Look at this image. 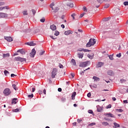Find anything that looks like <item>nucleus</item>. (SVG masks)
<instances>
[{"instance_id": "nucleus-33", "label": "nucleus", "mask_w": 128, "mask_h": 128, "mask_svg": "<svg viewBox=\"0 0 128 128\" xmlns=\"http://www.w3.org/2000/svg\"><path fill=\"white\" fill-rule=\"evenodd\" d=\"M28 98H34V94H31L30 95H28Z\"/></svg>"}, {"instance_id": "nucleus-7", "label": "nucleus", "mask_w": 128, "mask_h": 128, "mask_svg": "<svg viewBox=\"0 0 128 128\" xmlns=\"http://www.w3.org/2000/svg\"><path fill=\"white\" fill-rule=\"evenodd\" d=\"M104 66V62H98L96 65V68H102V66Z\"/></svg>"}, {"instance_id": "nucleus-46", "label": "nucleus", "mask_w": 128, "mask_h": 128, "mask_svg": "<svg viewBox=\"0 0 128 128\" xmlns=\"http://www.w3.org/2000/svg\"><path fill=\"white\" fill-rule=\"evenodd\" d=\"M32 12L33 14V15L34 16V14H36V10L33 9V10H32Z\"/></svg>"}, {"instance_id": "nucleus-38", "label": "nucleus", "mask_w": 128, "mask_h": 128, "mask_svg": "<svg viewBox=\"0 0 128 128\" xmlns=\"http://www.w3.org/2000/svg\"><path fill=\"white\" fill-rule=\"evenodd\" d=\"M60 34V32L58 31H56L54 33V36H58Z\"/></svg>"}, {"instance_id": "nucleus-19", "label": "nucleus", "mask_w": 128, "mask_h": 128, "mask_svg": "<svg viewBox=\"0 0 128 128\" xmlns=\"http://www.w3.org/2000/svg\"><path fill=\"white\" fill-rule=\"evenodd\" d=\"M50 28L52 30H56V26L54 24H52L50 26Z\"/></svg>"}, {"instance_id": "nucleus-31", "label": "nucleus", "mask_w": 128, "mask_h": 128, "mask_svg": "<svg viewBox=\"0 0 128 128\" xmlns=\"http://www.w3.org/2000/svg\"><path fill=\"white\" fill-rule=\"evenodd\" d=\"M109 58L111 60H114V54H112V55L109 56Z\"/></svg>"}, {"instance_id": "nucleus-42", "label": "nucleus", "mask_w": 128, "mask_h": 128, "mask_svg": "<svg viewBox=\"0 0 128 128\" xmlns=\"http://www.w3.org/2000/svg\"><path fill=\"white\" fill-rule=\"evenodd\" d=\"M54 3H52L50 4V8L54 10Z\"/></svg>"}, {"instance_id": "nucleus-1", "label": "nucleus", "mask_w": 128, "mask_h": 128, "mask_svg": "<svg viewBox=\"0 0 128 128\" xmlns=\"http://www.w3.org/2000/svg\"><path fill=\"white\" fill-rule=\"evenodd\" d=\"M118 30H114L108 33L109 38H116V36H118Z\"/></svg>"}, {"instance_id": "nucleus-63", "label": "nucleus", "mask_w": 128, "mask_h": 128, "mask_svg": "<svg viewBox=\"0 0 128 128\" xmlns=\"http://www.w3.org/2000/svg\"><path fill=\"white\" fill-rule=\"evenodd\" d=\"M4 2H0V6H4Z\"/></svg>"}, {"instance_id": "nucleus-18", "label": "nucleus", "mask_w": 128, "mask_h": 128, "mask_svg": "<svg viewBox=\"0 0 128 128\" xmlns=\"http://www.w3.org/2000/svg\"><path fill=\"white\" fill-rule=\"evenodd\" d=\"M92 79L94 80L96 82H100V78L96 76H94Z\"/></svg>"}, {"instance_id": "nucleus-34", "label": "nucleus", "mask_w": 128, "mask_h": 128, "mask_svg": "<svg viewBox=\"0 0 128 128\" xmlns=\"http://www.w3.org/2000/svg\"><path fill=\"white\" fill-rule=\"evenodd\" d=\"M61 100L63 102H66V98L64 97H62L61 98Z\"/></svg>"}, {"instance_id": "nucleus-5", "label": "nucleus", "mask_w": 128, "mask_h": 128, "mask_svg": "<svg viewBox=\"0 0 128 128\" xmlns=\"http://www.w3.org/2000/svg\"><path fill=\"white\" fill-rule=\"evenodd\" d=\"M14 60L16 62H26V59L24 58H22L20 56L15 58Z\"/></svg>"}, {"instance_id": "nucleus-16", "label": "nucleus", "mask_w": 128, "mask_h": 128, "mask_svg": "<svg viewBox=\"0 0 128 128\" xmlns=\"http://www.w3.org/2000/svg\"><path fill=\"white\" fill-rule=\"evenodd\" d=\"M76 92H74L73 93H72L71 98H72V100H76Z\"/></svg>"}, {"instance_id": "nucleus-25", "label": "nucleus", "mask_w": 128, "mask_h": 128, "mask_svg": "<svg viewBox=\"0 0 128 128\" xmlns=\"http://www.w3.org/2000/svg\"><path fill=\"white\" fill-rule=\"evenodd\" d=\"M4 8H6V10H9L10 8H8V6H4V7H0V10H4Z\"/></svg>"}, {"instance_id": "nucleus-9", "label": "nucleus", "mask_w": 128, "mask_h": 128, "mask_svg": "<svg viewBox=\"0 0 128 128\" xmlns=\"http://www.w3.org/2000/svg\"><path fill=\"white\" fill-rule=\"evenodd\" d=\"M106 116H108V118H116V116H114L112 113H108L105 114Z\"/></svg>"}, {"instance_id": "nucleus-30", "label": "nucleus", "mask_w": 128, "mask_h": 128, "mask_svg": "<svg viewBox=\"0 0 128 128\" xmlns=\"http://www.w3.org/2000/svg\"><path fill=\"white\" fill-rule=\"evenodd\" d=\"M66 6H70V8H74V4L72 3L66 4Z\"/></svg>"}, {"instance_id": "nucleus-17", "label": "nucleus", "mask_w": 128, "mask_h": 128, "mask_svg": "<svg viewBox=\"0 0 128 128\" xmlns=\"http://www.w3.org/2000/svg\"><path fill=\"white\" fill-rule=\"evenodd\" d=\"M16 102H18V98H14L12 100V104H16Z\"/></svg>"}, {"instance_id": "nucleus-40", "label": "nucleus", "mask_w": 128, "mask_h": 128, "mask_svg": "<svg viewBox=\"0 0 128 128\" xmlns=\"http://www.w3.org/2000/svg\"><path fill=\"white\" fill-rule=\"evenodd\" d=\"M76 16V14H74V13L72 14L71 15V16L73 20L75 19L74 16Z\"/></svg>"}, {"instance_id": "nucleus-62", "label": "nucleus", "mask_w": 128, "mask_h": 128, "mask_svg": "<svg viewBox=\"0 0 128 128\" xmlns=\"http://www.w3.org/2000/svg\"><path fill=\"white\" fill-rule=\"evenodd\" d=\"M58 92H62V88H58Z\"/></svg>"}, {"instance_id": "nucleus-53", "label": "nucleus", "mask_w": 128, "mask_h": 128, "mask_svg": "<svg viewBox=\"0 0 128 128\" xmlns=\"http://www.w3.org/2000/svg\"><path fill=\"white\" fill-rule=\"evenodd\" d=\"M59 66L60 68H64V66H62V64H59Z\"/></svg>"}, {"instance_id": "nucleus-39", "label": "nucleus", "mask_w": 128, "mask_h": 128, "mask_svg": "<svg viewBox=\"0 0 128 128\" xmlns=\"http://www.w3.org/2000/svg\"><path fill=\"white\" fill-rule=\"evenodd\" d=\"M13 112H20V110H18V108H16L13 110Z\"/></svg>"}, {"instance_id": "nucleus-47", "label": "nucleus", "mask_w": 128, "mask_h": 128, "mask_svg": "<svg viewBox=\"0 0 128 128\" xmlns=\"http://www.w3.org/2000/svg\"><path fill=\"white\" fill-rule=\"evenodd\" d=\"M44 54V51L41 50L40 53V56H42Z\"/></svg>"}, {"instance_id": "nucleus-57", "label": "nucleus", "mask_w": 128, "mask_h": 128, "mask_svg": "<svg viewBox=\"0 0 128 128\" xmlns=\"http://www.w3.org/2000/svg\"><path fill=\"white\" fill-rule=\"evenodd\" d=\"M50 38H52V40H56V38L54 37V36H50Z\"/></svg>"}, {"instance_id": "nucleus-29", "label": "nucleus", "mask_w": 128, "mask_h": 128, "mask_svg": "<svg viewBox=\"0 0 128 128\" xmlns=\"http://www.w3.org/2000/svg\"><path fill=\"white\" fill-rule=\"evenodd\" d=\"M110 20V17L108 18H105L103 19L104 22H108V20Z\"/></svg>"}, {"instance_id": "nucleus-43", "label": "nucleus", "mask_w": 128, "mask_h": 128, "mask_svg": "<svg viewBox=\"0 0 128 128\" xmlns=\"http://www.w3.org/2000/svg\"><path fill=\"white\" fill-rule=\"evenodd\" d=\"M89 126H96V123L92 122L88 124Z\"/></svg>"}, {"instance_id": "nucleus-52", "label": "nucleus", "mask_w": 128, "mask_h": 128, "mask_svg": "<svg viewBox=\"0 0 128 128\" xmlns=\"http://www.w3.org/2000/svg\"><path fill=\"white\" fill-rule=\"evenodd\" d=\"M88 114H91L94 113V112H92V110H88Z\"/></svg>"}, {"instance_id": "nucleus-13", "label": "nucleus", "mask_w": 128, "mask_h": 128, "mask_svg": "<svg viewBox=\"0 0 128 128\" xmlns=\"http://www.w3.org/2000/svg\"><path fill=\"white\" fill-rule=\"evenodd\" d=\"M17 52H20L22 54H26L24 49H20L17 50Z\"/></svg>"}, {"instance_id": "nucleus-2", "label": "nucleus", "mask_w": 128, "mask_h": 128, "mask_svg": "<svg viewBox=\"0 0 128 128\" xmlns=\"http://www.w3.org/2000/svg\"><path fill=\"white\" fill-rule=\"evenodd\" d=\"M96 40V39H92L90 38L89 42L86 44V46L87 48H90L92 46H94Z\"/></svg>"}, {"instance_id": "nucleus-37", "label": "nucleus", "mask_w": 128, "mask_h": 128, "mask_svg": "<svg viewBox=\"0 0 128 128\" xmlns=\"http://www.w3.org/2000/svg\"><path fill=\"white\" fill-rule=\"evenodd\" d=\"M116 110H117V112H124V110H122V109H116Z\"/></svg>"}, {"instance_id": "nucleus-49", "label": "nucleus", "mask_w": 128, "mask_h": 128, "mask_svg": "<svg viewBox=\"0 0 128 128\" xmlns=\"http://www.w3.org/2000/svg\"><path fill=\"white\" fill-rule=\"evenodd\" d=\"M112 108V104H109L108 106H106V108Z\"/></svg>"}, {"instance_id": "nucleus-36", "label": "nucleus", "mask_w": 128, "mask_h": 128, "mask_svg": "<svg viewBox=\"0 0 128 128\" xmlns=\"http://www.w3.org/2000/svg\"><path fill=\"white\" fill-rule=\"evenodd\" d=\"M40 22H46V18H42V19L40 20Z\"/></svg>"}, {"instance_id": "nucleus-11", "label": "nucleus", "mask_w": 128, "mask_h": 128, "mask_svg": "<svg viewBox=\"0 0 128 128\" xmlns=\"http://www.w3.org/2000/svg\"><path fill=\"white\" fill-rule=\"evenodd\" d=\"M4 38H5V40L7 41V42H12V38L10 36H4Z\"/></svg>"}, {"instance_id": "nucleus-27", "label": "nucleus", "mask_w": 128, "mask_h": 128, "mask_svg": "<svg viewBox=\"0 0 128 128\" xmlns=\"http://www.w3.org/2000/svg\"><path fill=\"white\" fill-rule=\"evenodd\" d=\"M71 62L73 64V66H76V60H74V59H72Z\"/></svg>"}, {"instance_id": "nucleus-14", "label": "nucleus", "mask_w": 128, "mask_h": 128, "mask_svg": "<svg viewBox=\"0 0 128 128\" xmlns=\"http://www.w3.org/2000/svg\"><path fill=\"white\" fill-rule=\"evenodd\" d=\"M72 34V31L71 30L66 31L64 32V34L66 36H68V34Z\"/></svg>"}, {"instance_id": "nucleus-59", "label": "nucleus", "mask_w": 128, "mask_h": 128, "mask_svg": "<svg viewBox=\"0 0 128 128\" xmlns=\"http://www.w3.org/2000/svg\"><path fill=\"white\" fill-rule=\"evenodd\" d=\"M104 119L106 120H112L110 118H104Z\"/></svg>"}, {"instance_id": "nucleus-32", "label": "nucleus", "mask_w": 128, "mask_h": 128, "mask_svg": "<svg viewBox=\"0 0 128 128\" xmlns=\"http://www.w3.org/2000/svg\"><path fill=\"white\" fill-rule=\"evenodd\" d=\"M102 126H108L109 124L108 122H102Z\"/></svg>"}, {"instance_id": "nucleus-4", "label": "nucleus", "mask_w": 128, "mask_h": 128, "mask_svg": "<svg viewBox=\"0 0 128 128\" xmlns=\"http://www.w3.org/2000/svg\"><path fill=\"white\" fill-rule=\"evenodd\" d=\"M88 62H80L79 66H80V68H86V66H88Z\"/></svg>"}, {"instance_id": "nucleus-51", "label": "nucleus", "mask_w": 128, "mask_h": 128, "mask_svg": "<svg viewBox=\"0 0 128 128\" xmlns=\"http://www.w3.org/2000/svg\"><path fill=\"white\" fill-rule=\"evenodd\" d=\"M124 6H128V2H124Z\"/></svg>"}, {"instance_id": "nucleus-12", "label": "nucleus", "mask_w": 128, "mask_h": 128, "mask_svg": "<svg viewBox=\"0 0 128 128\" xmlns=\"http://www.w3.org/2000/svg\"><path fill=\"white\" fill-rule=\"evenodd\" d=\"M78 56L79 58H84V52H78Z\"/></svg>"}, {"instance_id": "nucleus-41", "label": "nucleus", "mask_w": 128, "mask_h": 128, "mask_svg": "<svg viewBox=\"0 0 128 128\" xmlns=\"http://www.w3.org/2000/svg\"><path fill=\"white\" fill-rule=\"evenodd\" d=\"M109 6H110V4H106L104 5V8H109Z\"/></svg>"}, {"instance_id": "nucleus-10", "label": "nucleus", "mask_w": 128, "mask_h": 128, "mask_svg": "<svg viewBox=\"0 0 128 128\" xmlns=\"http://www.w3.org/2000/svg\"><path fill=\"white\" fill-rule=\"evenodd\" d=\"M8 14H7L0 12V18H8Z\"/></svg>"}, {"instance_id": "nucleus-56", "label": "nucleus", "mask_w": 128, "mask_h": 128, "mask_svg": "<svg viewBox=\"0 0 128 128\" xmlns=\"http://www.w3.org/2000/svg\"><path fill=\"white\" fill-rule=\"evenodd\" d=\"M80 74H81V76H84V72L82 71V72H80Z\"/></svg>"}, {"instance_id": "nucleus-23", "label": "nucleus", "mask_w": 128, "mask_h": 128, "mask_svg": "<svg viewBox=\"0 0 128 128\" xmlns=\"http://www.w3.org/2000/svg\"><path fill=\"white\" fill-rule=\"evenodd\" d=\"M58 10H59L58 7H56L55 8L54 10H53L52 11L53 12H54V14H56V12H58Z\"/></svg>"}, {"instance_id": "nucleus-24", "label": "nucleus", "mask_w": 128, "mask_h": 128, "mask_svg": "<svg viewBox=\"0 0 128 128\" xmlns=\"http://www.w3.org/2000/svg\"><path fill=\"white\" fill-rule=\"evenodd\" d=\"M88 56L90 60H92V58H94V54H88Z\"/></svg>"}, {"instance_id": "nucleus-61", "label": "nucleus", "mask_w": 128, "mask_h": 128, "mask_svg": "<svg viewBox=\"0 0 128 128\" xmlns=\"http://www.w3.org/2000/svg\"><path fill=\"white\" fill-rule=\"evenodd\" d=\"M83 50L84 52H90V50H86V49H83Z\"/></svg>"}, {"instance_id": "nucleus-3", "label": "nucleus", "mask_w": 128, "mask_h": 128, "mask_svg": "<svg viewBox=\"0 0 128 128\" xmlns=\"http://www.w3.org/2000/svg\"><path fill=\"white\" fill-rule=\"evenodd\" d=\"M3 94H4L5 96H10V94H12V91H10V88H6L4 90Z\"/></svg>"}, {"instance_id": "nucleus-60", "label": "nucleus", "mask_w": 128, "mask_h": 128, "mask_svg": "<svg viewBox=\"0 0 128 128\" xmlns=\"http://www.w3.org/2000/svg\"><path fill=\"white\" fill-rule=\"evenodd\" d=\"M35 90H36V88H32V92H34Z\"/></svg>"}, {"instance_id": "nucleus-15", "label": "nucleus", "mask_w": 128, "mask_h": 128, "mask_svg": "<svg viewBox=\"0 0 128 128\" xmlns=\"http://www.w3.org/2000/svg\"><path fill=\"white\" fill-rule=\"evenodd\" d=\"M26 44H28V46H34L36 44V43L34 42H26Z\"/></svg>"}, {"instance_id": "nucleus-64", "label": "nucleus", "mask_w": 128, "mask_h": 128, "mask_svg": "<svg viewBox=\"0 0 128 128\" xmlns=\"http://www.w3.org/2000/svg\"><path fill=\"white\" fill-rule=\"evenodd\" d=\"M61 28H64L65 26L64 25V24L61 25Z\"/></svg>"}, {"instance_id": "nucleus-8", "label": "nucleus", "mask_w": 128, "mask_h": 128, "mask_svg": "<svg viewBox=\"0 0 128 128\" xmlns=\"http://www.w3.org/2000/svg\"><path fill=\"white\" fill-rule=\"evenodd\" d=\"M36 51L34 48H33L32 50V52L30 53V54L32 58H34V56H36Z\"/></svg>"}, {"instance_id": "nucleus-48", "label": "nucleus", "mask_w": 128, "mask_h": 128, "mask_svg": "<svg viewBox=\"0 0 128 128\" xmlns=\"http://www.w3.org/2000/svg\"><path fill=\"white\" fill-rule=\"evenodd\" d=\"M87 96L88 98H90V96H92V94H90V92H89L87 94Z\"/></svg>"}, {"instance_id": "nucleus-28", "label": "nucleus", "mask_w": 128, "mask_h": 128, "mask_svg": "<svg viewBox=\"0 0 128 128\" xmlns=\"http://www.w3.org/2000/svg\"><path fill=\"white\" fill-rule=\"evenodd\" d=\"M114 126H115L114 128H120V124H118V123H116V122H114Z\"/></svg>"}, {"instance_id": "nucleus-6", "label": "nucleus", "mask_w": 128, "mask_h": 128, "mask_svg": "<svg viewBox=\"0 0 128 128\" xmlns=\"http://www.w3.org/2000/svg\"><path fill=\"white\" fill-rule=\"evenodd\" d=\"M56 74H58V70L56 68L53 69L52 72V78H54L56 76Z\"/></svg>"}, {"instance_id": "nucleus-35", "label": "nucleus", "mask_w": 128, "mask_h": 128, "mask_svg": "<svg viewBox=\"0 0 128 128\" xmlns=\"http://www.w3.org/2000/svg\"><path fill=\"white\" fill-rule=\"evenodd\" d=\"M12 88L15 90H17L18 88H16V84H12Z\"/></svg>"}, {"instance_id": "nucleus-26", "label": "nucleus", "mask_w": 128, "mask_h": 128, "mask_svg": "<svg viewBox=\"0 0 128 128\" xmlns=\"http://www.w3.org/2000/svg\"><path fill=\"white\" fill-rule=\"evenodd\" d=\"M2 56L3 58H8V56H10V54L8 53H7L6 54H2Z\"/></svg>"}, {"instance_id": "nucleus-44", "label": "nucleus", "mask_w": 128, "mask_h": 128, "mask_svg": "<svg viewBox=\"0 0 128 128\" xmlns=\"http://www.w3.org/2000/svg\"><path fill=\"white\" fill-rule=\"evenodd\" d=\"M4 74L5 76H6L7 74H10V72H8V71L6 70H4Z\"/></svg>"}, {"instance_id": "nucleus-58", "label": "nucleus", "mask_w": 128, "mask_h": 128, "mask_svg": "<svg viewBox=\"0 0 128 128\" xmlns=\"http://www.w3.org/2000/svg\"><path fill=\"white\" fill-rule=\"evenodd\" d=\"M123 102L124 104H128V100H124Z\"/></svg>"}, {"instance_id": "nucleus-45", "label": "nucleus", "mask_w": 128, "mask_h": 128, "mask_svg": "<svg viewBox=\"0 0 128 128\" xmlns=\"http://www.w3.org/2000/svg\"><path fill=\"white\" fill-rule=\"evenodd\" d=\"M116 56H117V58H120L122 56V54L121 53H119L118 54H117L116 55Z\"/></svg>"}, {"instance_id": "nucleus-21", "label": "nucleus", "mask_w": 128, "mask_h": 128, "mask_svg": "<svg viewBox=\"0 0 128 128\" xmlns=\"http://www.w3.org/2000/svg\"><path fill=\"white\" fill-rule=\"evenodd\" d=\"M107 74L108 76H112L114 74V72H112V70H108L107 72Z\"/></svg>"}, {"instance_id": "nucleus-55", "label": "nucleus", "mask_w": 128, "mask_h": 128, "mask_svg": "<svg viewBox=\"0 0 128 128\" xmlns=\"http://www.w3.org/2000/svg\"><path fill=\"white\" fill-rule=\"evenodd\" d=\"M14 76H16V75L14 74H11V78H14Z\"/></svg>"}, {"instance_id": "nucleus-22", "label": "nucleus", "mask_w": 128, "mask_h": 128, "mask_svg": "<svg viewBox=\"0 0 128 128\" xmlns=\"http://www.w3.org/2000/svg\"><path fill=\"white\" fill-rule=\"evenodd\" d=\"M110 0H97L98 2L100 4H102L104 2H110Z\"/></svg>"}, {"instance_id": "nucleus-50", "label": "nucleus", "mask_w": 128, "mask_h": 128, "mask_svg": "<svg viewBox=\"0 0 128 128\" xmlns=\"http://www.w3.org/2000/svg\"><path fill=\"white\" fill-rule=\"evenodd\" d=\"M24 16H28V12L26 11H24L23 12Z\"/></svg>"}, {"instance_id": "nucleus-20", "label": "nucleus", "mask_w": 128, "mask_h": 128, "mask_svg": "<svg viewBox=\"0 0 128 128\" xmlns=\"http://www.w3.org/2000/svg\"><path fill=\"white\" fill-rule=\"evenodd\" d=\"M96 108H97V112H100L102 110V108L100 106H97Z\"/></svg>"}, {"instance_id": "nucleus-54", "label": "nucleus", "mask_w": 128, "mask_h": 128, "mask_svg": "<svg viewBox=\"0 0 128 128\" xmlns=\"http://www.w3.org/2000/svg\"><path fill=\"white\" fill-rule=\"evenodd\" d=\"M83 10H84V12H87L86 7L84 6Z\"/></svg>"}]
</instances>
